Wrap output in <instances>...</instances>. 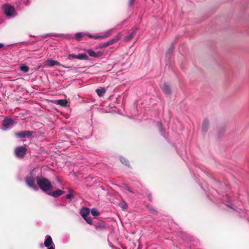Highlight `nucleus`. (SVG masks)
Wrapping results in <instances>:
<instances>
[{
    "instance_id": "nucleus-1",
    "label": "nucleus",
    "mask_w": 249,
    "mask_h": 249,
    "mask_svg": "<svg viewBox=\"0 0 249 249\" xmlns=\"http://www.w3.org/2000/svg\"><path fill=\"white\" fill-rule=\"evenodd\" d=\"M35 171V170H32L30 176L26 178L25 181L28 186L35 190H37V188L36 184V181L39 187L42 191H47L50 190L52 187L51 182L47 179L42 177L35 178L34 176Z\"/></svg>"
},
{
    "instance_id": "nucleus-2",
    "label": "nucleus",
    "mask_w": 249,
    "mask_h": 249,
    "mask_svg": "<svg viewBox=\"0 0 249 249\" xmlns=\"http://www.w3.org/2000/svg\"><path fill=\"white\" fill-rule=\"evenodd\" d=\"M3 10L5 15L8 17H13L16 15V12L15 11V8H14V7L11 5H4L3 7Z\"/></svg>"
},
{
    "instance_id": "nucleus-3",
    "label": "nucleus",
    "mask_w": 249,
    "mask_h": 249,
    "mask_svg": "<svg viewBox=\"0 0 249 249\" xmlns=\"http://www.w3.org/2000/svg\"><path fill=\"white\" fill-rule=\"evenodd\" d=\"M26 150V148L22 146L18 147L15 150V154L17 157L21 158L25 155Z\"/></svg>"
},
{
    "instance_id": "nucleus-4",
    "label": "nucleus",
    "mask_w": 249,
    "mask_h": 249,
    "mask_svg": "<svg viewBox=\"0 0 249 249\" xmlns=\"http://www.w3.org/2000/svg\"><path fill=\"white\" fill-rule=\"evenodd\" d=\"M14 124V121L10 118H5L2 122L3 129L6 130L11 127Z\"/></svg>"
},
{
    "instance_id": "nucleus-5",
    "label": "nucleus",
    "mask_w": 249,
    "mask_h": 249,
    "mask_svg": "<svg viewBox=\"0 0 249 249\" xmlns=\"http://www.w3.org/2000/svg\"><path fill=\"white\" fill-rule=\"evenodd\" d=\"M69 58H77L80 60H87L88 59V56L85 53H81L78 55H75L74 54H70L68 55Z\"/></svg>"
},
{
    "instance_id": "nucleus-6",
    "label": "nucleus",
    "mask_w": 249,
    "mask_h": 249,
    "mask_svg": "<svg viewBox=\"0 0 249 249\" xmlns=\"http://www.w3.org/2000/svg\"><path fill=\"white\" fill-rule=\"evenodd\" d=\"M32 135V132L30 131H21L18 133H17L16 135L20 138H29L31 137Z\"/></svg>"
},
{
    "instance_id": "nucleus-7",
    "label": "nucleus",
    "mask_w": 249,
    "mask_h": 249,
    "mask_svg": "<svg viewBox=\"0 0 249 249\" xmlns=\"http://www.w3.org/2000/svg\"><path fill=\"white\" fill-rule=\"evenodd\" d=\"M111 30L108 31L107 32L105 33L104 35L102 36H93L90 34L88 35V36L90 38H93L94 39H98V38H104L108 36L111 34Z\"/></svg>"
},
{
    "instance_id": "nucleus-8",
    "label": "nucleus",
    "mask_w": 249,
    "mask_h": 249,
    "mask_svg": "<svg viewBox=\"0 0 249 249\" xmlns=\"http://www.w3.org/2000/svg\"><path fill=\"white\" fill-rule=\"evenodd\" d=\"M87 52L89 53V55L91 57H98L102 55L103 53L100 51L97 52H94L92 50H87Z\"/></svg>"
},
{
    "instance_id": "nucleus-9",
    "label": "nucleus",
    "mask_w": 249,
    "mask_h": 249,
    "mask_svg": "<svg viewBox=\"0 0 249 249\" xmlns=\"http://www.w3.org/2000/svg\"><path fill=\"white\" fill-rule=\"evenodd\" d=\"M121 37V35L120 34L118 35L115 37H114L113 39H112L111 40L106 42L103 45V47H107L110 45H111V44L114 43L115 42L118 41L120 39Z\"/></svg>"
},
{
    "instance_id": "nucleus-10",
    "label": "nucleus",
    "mask_w": 249,
    "mask_h": 249,
    "mask_svg": "<svg viewBox=\"0 0 249 249\" xmlns=\"http://www.w3.org/2000/svg\"><path fill=\"white\" fill-rule=\"evenodd\" d=\"M52 245H54L53 242L52 237L49 235H47L46 237V239L44 241V246L47 248H49V247H50Z\"/></svg>"
},
{
    "instance_id": "nucleus-11",
    "label": "nucleus",
    "mask_w": 249,
    "mask_h": 249,
    "mask_svg": "<svg viewBox=\"0 0 249 249\" xmlns=\"http://www.w3.org/2000/svg\"><path fill=\"white\" fill-rule=\"evenodd\" d=\"M46 64L47 66L53 67L55 65H60V63L57 61L52 59H49L46 60Z\"/></svg>"
},
{
    "instance_id": "nucleus-12",
    "label": "nucleus",
    "mask_w": 249,
    "mask_h": 249,
    "mask_svg": "<svg viewBox=\"0 0 249 249\" xmlns=\"http://www.w3.org/2000/svg\"><path fill=\"white\" fill-rule=\"evenodd\" d=\"M161 88L164 93L168 94L171 92L170 87L168 84L164 83L161 86Z\"/></svg>"
},
{
    "instance_id": "nucleus-13",
    "label": "nucleus",
    "mask_w": 249,
    "mask_h": 249,
    "mask_svg": "<svg viewBox=\"0 0 249 249\" xmlns=\"http://www.w3.org/2000/svg\"><path fill=\"white\" fill-rule=\"evenodd\" d=\"M55 104L60 105L62 107H65L67 105V101L66 100L60 99L57 100L53 101Z\"/></svg>"
},
{
    "instance_id": "nucleus-14",
    "label": "nucleus",
    "mask_w": 249,
    "mask_h": 249,
    "mask_svg": "<svg viewBox=\"0 0 249 249\" xmlns=\"http://www.w3.org/2000/svg\"><path fill=\"white\" fill-rule=\"evenodd\" d=\"M89 213V209L87 208H83L80 211V214L83 217H86Z\"/></svg>"
},
{
    "instance_id": "nucleus-15",
    "label": "nucleus",
    "mask_w": 249,
    "mask_h": 249,
    "mask_svg": "<svg viewBox=\"0 0 249 249\" xmlns=\"http://www.w3.org/2000/svg\"><path fill=\"white\" fill-rule=\"evenodd\" d=\"M65 192L61 190H57L56 191L53 192L51 195L54 196V197H57L59 196L62 194H64Z\"/></svg>"
},
{
    "instance_id": "nucleus-16",
    "label": "nucleus",
    "mask_w": 249,
    "mask_h": 249,
    "mask_svg": "<svg viewBox=\"0 0 249 249\" xmlns=\"http://www.w3.org/2000/svg\"><path fill=\"white\" fill-rule=\"evenodd\" d=\"M136 32H137V29H134L133 32L130 35H129L128 36H127L125 37L124 40L126 41H128L130 40L134 37V36H135V35L136 33Z\"/></svg>"
},
{
    "instance_id": "nucleus-17",
    "label": "nucleus",
    "mask_w": 249,
    "mask_h": 249,
    "mask_svg": "<svg viewBox=\"0 0 249 249\" xmlns=\"http://www.w3.org/2000/svg\"><path fill=\"white\" fill-rule=\"evenodd\" d=\"M106 90L105 88L97 89L96 92L99 97H102L105 93Z\"/></svg>"
},
{
    "instance_id": "nucleus-18",
    "label": "nucleus",
    "mask_w": 249,
    "mask_h": 249,
    "mask_svg": "<svg viewBox=\"0 0 249 249\" xmlns=\"http://www.w3.org/2000/svg\"><path fill=\"white\" fill-rule=\"evenodd\" d=\"M209 122L207 120H205L203 121L202 124V129L204 131H206L208 128Z\"/></svg>"
},
{
    "instance_id": "nucleus-19",
    "label": "nucleus",
    "mask_w": 249,
    "mask_h": 249,
    "mask_svg": "<svg viewBox=\"0 0 249 249\" xmlns=\"http://www.w3.org/2000/svg\"><path fill=\"white\" fill-rule=\"evenodd\" d=\"M20 70L26 73L29 71V68L26 65H22L20 67Z\"/></svg>"
},
{
    "instance_id": "nucleus-20",
    "label": "nucleus",
    "mask_w": 249,
    "mask_h": 249,
    "mask_svg": "<svg viewBox=\"0 0 249 249\" xmlns=\"http://www.w3.org/2000/svg\"><path fill=\"white\" fill-rule=\"evenodd\" d=\"M91 213L92 215L94 216H96L99 215V212L96 209L93 208L91 210Z\"/></svg>"
},
{
    "instance_id": "nucleus-21",
    "label": "nucleus",
    "mask_w": 249,
    "mask_h": 249,
    "mask_svg": "<svg viewBox=\"0 0 249 249\" xmlns=\"http://www.w3.org/2000/svg\"><path fill=\"white\" fill-rule=\"evenodd\" d=\"M84 34L82 33H78L75 34V36L77 40H79L81 38L84 36Z\"/></svg>"
},
{
    "instance_id": "nucleus-22",
    "label": "nucleus",
    "mask_w": 249,
    "mask_h": 249,
    "mask_svg": "<svg viewBox=\"0 0 249 249\" xmlns=\"http://www.w3.org/2000/svg\"><path fill=\"white\" fill-rule=\"evenodd\" d=\"M84 219L88 223L91 224L92 223V220L89 215L86 217H83Z\"/></svg>"
},
{
    "instance_id": "nucleus-23",
    "label": "nucleus",
    "mask_w": 249,
    "mask_h": 249,
    "mask_svg": "<svg viewBox=\"0 0 249 249\" xmlns=\"http://www.w3.org/2000/svg\"><path fill=\"white\" fill-rule=\"evenodd\" d=\"M120 160L123 164L126 165H127L128 162L126 159H125L124 158L122 157L120 158Z\"/></svg>"
},
{
    "instance_id": "nucleus-24",
    "label": "nucleus",
    "mask_w": 249,
    "mask_h": 249,
    "mask_svg": "<svg viewBox=\"0 0 249 249\" xmlns=\"http://www.w3.org/2000/svg\"><path fill=\"white\" fill-rule=\"evenodd\" d=\"M66 198L67 199H72V198H73V195H72V194L71 193H69L67 196H66Z\"/></svg>"
},
{
    "instance_id": "nucleus-25",
    "label": "nucleus",
    "mask_w": 249,
    "mask_h": 249,
    "mask_svg": "<svg viewBox=\"0 0 249 249\" xmlns=\"http://www.w3.org/2000/svg\"><path fill=\"white\" fill-rule=\"evenodd\" d=\"M120 206L123 209H125L127 207V205L124 202L120 203Z\"/></svg>"
},
{
    "instance_id": "nucleus-26",
    "label": "nucleus",
    "mask_w": 249,
    "mask_h": 249,
    "mask_svg": "<svg viewBox=\"0 0 249 249\" xmlns=\"http://www.w3.org/2000/svg\"><path fill=\"white\" fill-rule=\"evenodd\" d=\"M48 249H55L54 245H52L50 247H49Z\"/></svg>"
},
{
    "instance_id": "nucleus-27",
    "label": "nucleus",
    "mask_w": 249,
    "mask_h": 249,
    "mask_svg": "<svg viewBox=\"0 0 249 249\" xmlns=\"http://www.w3.org/2000/svg\"><path fill=\"white\" fill-rule=\"evenodd\" d=\"M134 1V0H129V4L132 5L133 4Z\"/></svg>"
},
{
    "instance_id": "nucleus-28",
    "label": "nucleus",
    "mask_w": 249,
    "mask_h": 249,
    "mask_svg": "<svg viewBox=\"0 0 249 249\" xmlns=\"http://www.w3.org/2000/svg\"><path fill=\"white\" fill-rule=\"evenodd\" d=\"M3 47V44L2 43H0V48H1Z\"/></svg>"
},
{
    "instance_id": "nucleus-29",
    "label": "nucleus",
    "mask_w": 249,
    "mask_h": 249,
    "mask_svg": "<svg viewBox=\"0 0 249 249\" xmlns=\"http://www.w3.org/2000/svg\"><path fill=\"white\" fill-rule=\"evenodd\" d=\"M227 199H228V201L227 203H228V202H229V197H228V196H227Z\"/></svg>"
},
{
    "instance_id": "nucleus-30",
    "label": "nucleus",
    "mask_w": 249,
    "mask_h": 249,
    "mask_svg": "<svg viewBox=\"0 0 249 249\" xmlns=\"http://www.w3.org/2000/svg\"><path fill=\"white\" fill-rule=\"evenodd\" d=\"M226 205H227L228 206L230 207V205L228 203H226Z\"/></svg>"
},
{
    "instance_id": "nucleus-31",
    "label": "nucleus",
    "mask_w": 249,
    "mask_h": 249,
    "mask_svg": "<svg viewBox=\"0 0 249 249\" xmlns=\"http://www.w3.org/2000/svg\"><path fill=\"white\" fill-rule=\"evenodd\" d=\"M159 125H160V127H161V124H159Z\"/></svg>"
}]
</instances>
